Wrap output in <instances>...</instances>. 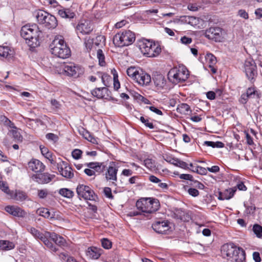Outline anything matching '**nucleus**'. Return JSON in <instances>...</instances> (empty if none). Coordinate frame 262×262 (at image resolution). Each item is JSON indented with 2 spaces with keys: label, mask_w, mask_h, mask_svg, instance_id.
Wrapping results in <instances>:
<instances>
[{
  "label": "nucleus",
  "mask_w": 262,
  "mask_h": 262,
  "mask_svg": "<svg viewBox=\"0 0 262 262\" xmlns=\"http://www.w3.org/2000/svg\"><path fill=\"white\" fill-rule=\"evenodd\" d=\"M51 53L62 59L69 58L71 56V50L62 36H56L50 45Z\"/></svg>",
  "instance_id": "obj_1"
},
{
  "label": "nucleus",
  "mask_w": 262,
  "mask_h": 262,
  "mask_svg": "<svg viewBox=\"0 0 262 262\" xmlns=\"http://www.w3.org/2000/svg\"><path fill=\"white\" fill-rule=\"evenodd\" d=\"M221 253L223 257L234 262H242L246 258L244 250L231 243L224 244L222 247Z\"/></svg>",
  "instance_id": "obj_2"
},
{
  "label": "nucleus",
  "mask_w": 262,
  "mask_h": 262,
  "mask_svg": "<svg viewBox=\"0 0 262 262\" xmlns=\"http://www.w3.org/2000/svg\"><path fill=\"white\" fill-rule=\"evenodd\" d=\"M39 31L36 25H26L20 30V35L26 40V43L31 48H35L39 44L38 37Z\"/></svg>",
  "instance_id": "obj_3"
},
{
  "label": "nucleus",
  "mask_w": 262,
  "mask_h": 262,
  "mask_svg": "<svg viewBox=\"0 0 262 262\" xmlns=\"http://www.w3.org/2000/svg\"><path fill=\"white\" fill-rule=\"evenodd\" d=\"M136 207L142 213H152L158 210L160 203L157 199L147 198L137 201Z\"/></svg>",
  "instance_id": "obj_4"
},
{
  "label": "nucleus",
  "mask_w": 262,
  "mask_h": 262,
  "mask_svg": "<svg viewBox=\"0 0 262 262\" xmlns=\"http://www.w3.org/2000/svg\"><path fill=\"white\" fill-rule=\"evenodd\" d=\"M139 47L143 54L148 57H156L161 52V47L159 45L147 39L140 41Z\"/></svg>",
  "instance_id": "obj_5"
},
{
  "label": "nucleus",
  "mask_w": 262,
  "mask_h": 262,
  "mask_svg": "<svg viewBox=\"0 0 262 262\" xmlns=\"http://www.w3.org/2000/svg\"><path fill=\"white\" fill-rule=\"evenodd\" d=\"M168 78L172 83L177 84L186 80L189 76V72L185 67H174L168 73Z\"/></svg>",
  "instance_id": "obj_6"
},
{
  "label": "nucleus",
  "mask_w": 262,
  "mask_h": 262,
  "mask_svg": "<svg viewBox=\"0 0 262 262\" xmlns=\"http://www.w3.org/2000/svg\"><path fill=\"white\" fill-rule=\"evenodd\" d=\"M135 40L134 33L127 30L116 34L113 37V43L117 47H122L132 44Z\"/></svg>",
  "instance_id": "obj_7"
},
{
  "label": "nucleus",
  "mask_w": 262,
  "mask_h": 262,
  "mask_svg": "<svg viewBox=\"0 0 262 262\" xmlns=\"http://www.w3.org/2000/svg\"><path fill=\"white\" fill-rule=\"evenodd\" d=\"M76 192L80 199L83 198L85 200H94L96 197L93 190L89 186L83 184L77 186Z\"/></svg>",
  "instance_id": "obj_8"
},
{
  "label": "nucleus",
  "mask_w": 262,
  "mask_h": 262,
  "mask_svg": "<svg viewBox=\"0 0 262 262\" xmlns=\"http://www.w3.org/2000/svg\"><path fill=\"white\" fill-rule=\"evenodd\" d=\"M205 36L216 42H221L224 39V32L220 27H211L206 30Z\"/></svg>",
  "instance_id": "obj_9"
},
{
  "label": "nucleus",
  "mask_w": 262,
  "mask_h": 262,
  "mask_svg": "<svg viewBox=\"0 0 262 262\" xmlns=\"http://www.w3.org/2000/svg\"><path fill=\"white\" fill-rule=\"evenodd\" d=\"M256 66L252 59H247L244 64L245 72L248 79L252 81L257 75Z\"/></svg>",
  "instance_id": "obj_10"
},
{
  "label": "nucleus",
  "mask_w": 262,
  "mask_h": 262,
  "mask_svg": "<svg viewBox=\"0 0 262 262\" xmlns=\"http://www.w3.org/2000/svg\"><path fill=\"white\" fill-rule=\"evenodd\" d=\"M63 71L68 75L73 76L75 78L78 77L84 73V69L80 66H75L73 63L64 65Z\"/></svg>",
  "instance_id": "obj_11"
},
{
  "label": "nucleus",
  "mask_w": 262,
  "mask_h": 262,
  "mask_svg": "<svg viewBox=\"0 0 262 262\" xmlns=\"http://www.w3.org/2000/svg\"><path fill=\"white\" fill-rule=\"evenodd\" d=\"M54 174L49 173L37 172L31 176V180L38 184H47L50 182L54 178Z\"/></svg>",
  "instance_id": "obj_12"
},
{
  "label": "nucleus",
  "mask_w": 262,
  "mask_h": 262,
  "mask_svg": "<svg viewBox=\"0 0 262 262\" xmlns=\"http://www.w3.org/2000/svg\"><path fill=\"white\" fill-rule=\"evenodd\" d=\"M57 168L59 173L67 179H71L74 177L72 168L64 161H60L57 164Z\"/></svg>",
  "instance_id": "obj_13"
},
{
  "label": "nucleus",
  "mask_w": 262,
  "mask_h": 262,
  "mask_svg": "<svg viewBox=\"0 0 262 262\" xmlns=\"http://www.w3.org/2000/svg\"><path fill=\"white\" fill-rule=\"evenodd\" d=\"M152 228L160 234H167L170 229L167 221H157L152 225Z\"/></svg>",
  "instance_id": "obj_14"
},
{
  "label": "nucleus",
  "mask_w": 262,
  "mask_h": 262,
  "mask_svg": "<svg viewBox=\"0 0 262 262\" xmlns=\"http://www.w3.org/2000/svg\"><path fill=\"white\" fill-rule=\"evenodd\" d=\"M150 81L151 77L150 75L140 68L135 82L138 83L140 85L143 86L149 84Z\"/></svg>",
  "instance_id": "obj_15"
},
{
  "label": "nucleus",
  "mask_w": 262,
  "mask_h": 262,
  "mask_svg": "<svg viewBox=\"0 0 262 262\" xmlns=\"http://www.w3.org/2000/svg\"><path fill=\"white\" fill-rule=\"evenodd\" d=\"M103 250L97 247L91 246L85 250V255L88 258L91 259H97L102 254Z\"/></svg>",
  "instance_id": "obj_16"
},
{
  "label": "nucleus",
  "mask_w": 262,
  "mask_h": 262,
  "mask_svg": "<svg viewBox=\"0 0 262 262\" xmlns=\"http://www.w3.org/2000/svg\"><path fill=\"white\" fill-rule=\"evenodd\" d=\"M76 30L77 32L82 34H87L92 31L90 22L86 20L83 19L79 21L77 24Z\"/></svg>",
  "instance_id": "obj_17"
},
{
  "label": "nucleus",
  "mask_w": 262,
  "mask_h": 262,
  "mask_svg": "<svg viewBox=\"0 0 262 262\" xmlns=\"http://www.w3.org/2000/svg\"><path fill=\"white\" fill-rule=\"evenodd\" d=\"M118 170L117 167L110 165L105 174L106 180L111 182L115 186L117 180V174Z\"/></svg>",
  "instance_id": "obj_18"
},
{
  "label": "nucleus",
  "mask_w": 262,
  "mask_h": 262,
  "mask_svg": "<svg viewBox=\"0 0 262 262\" xmlns=\"http://www.w3.org/2000/svg\"><path fill=\"white\" fill-rule=\"evenodd\" d=\"M29 168L36 173L42 172L45 168L43 164L38 160L33 159L28 163Z\"/></svg>",
  "instance_id": "obj_19"
},
{
  "label": "nucleus",
  "mask_w": 262,
  "mask_h": 262,
  "mask_svg": "<svg viewBox=\"0 0 262 262\" xmlns=\"http://www.w3.org/2000/svg\"><path fill=\"white\" fill-rule=\"evenodd\" d=\"M5 210L10 214L17 217H23L25 215L26 212L20 208L14 206H7Z\"/></svg>",
  "instance_id": "obj_20"
},
{
  "label": "nucleus",
  "mask_w": 262,
  "mask_h": 262,
  "mask_svg": "<svg viewBox=\"0 0 262 262\" xmlns=\"http://www.w3.org/2000/svg\"><path fill=\"white\" fill-rule=\"evenodd\" d=\"M47 235L49 236L50 238L57 245L60 247H66L67 246L66 241L61 236L58 235L55 233L48 232Z\"/></svg>",
  "instance_id": "obj_21"
},
{
  "label": "nucleus",
  "mask_w": 262,
  "mask_h": 262,
  "mask_svg": "<svg viewBox=\"0 0 262 262\" xmlns=\"http://www.w3.org/2000/svg\"><path fill=\"white\" fill-rule=\"evenodd\" d=\"M58 15L62 18L71 19L74 18L75 16L74 11L71 8H65L61 7L58 11Z\"/></svg>",
  "instance_id": "obj_22"
},
{
  "label": "nucleus",
  "mask_w": 262,
  "mask_h": 262,
  "mask_svg": "<svg viewBox=\"0 0 262 262\" xmlns=\"http://www.w3.org/2000/svg\"><path fill=\"white\" fill-rule=\"evenodd\" d=\"M36 213L40 216L50 220L57 218L55 212H50L48 209L46 208L38 209L36 210Z\"/></svg>",
  "instance_id": "obj_23"
},
{
  "label": "nucleus",
  "mask_w": 262,
  "mask_h": 262,
  "mask_svg": "<svg viewBox=\"0 0 262 262\" xmlns=\"http://www.w3.org/2000/svg\"><path fill=\"white\" fill-rule=\"evenodd\" d=\"M47 232H46L45 234L42 235L40 240L42 241L51 251L56 252L58 251V248L48 238H50V237L47 235Z\"/></svg>",
  "instance_id": "obj_24"
},
{
  "label": "nucleus",
  "mask_w": 262,
  "mask_h": 262,
  "mask_svg": "<svg viewBox=\"0 0 262 262\" xmlns=\"http://www.w3.org/2000/svg\"><path fill=\"white\" fill-rule=\"evenodd\" d=\"M236 191V187L227 189L224 192H219L218 199L220 200H229L232 198Z\"/></svg>",
  "instance_id": "obj_25"
},
{
  "label": "nucleus",
  "mask_w": 262,
  "mask_h": 262,
  "mask_svg": "<svg viewBox=\"0 0 262 262\" xmlns=\"http://www.w3.org/2000/svg\"><path fill=\"white\" fill-rule=\"evenodd\" d=\"M43 24H45L48 29L54 28L57 25V21L54 16L49 13L46 19V22Z\"/></svg>",
  "instance_id": "obj_26"
},
{
  "label": "nucleus",
  "mask_w": 262,
  "mask_h": 262,
  "mask_svg": "<svg viewBox=\"0 0 262 262\" xmlns=\"http://www.w3.org/2000/svg\"><path fill=\"white\" fill-rule=\"evenodd\" d=\"M140 68L138 67H130L126 70L127 76L135 82L137 75L139 74Z\"/></svg>",
  "instance_id": "obj_27"
},
{
  "label": "nucleus",
  "mask_w": 262,
  "mask_h": 262,
  "mask_svg": "<svg viewBox=\"0 0 262 262\" xmlns=\"http://www.w3.org/2000/svg\"><path fill=\"white\" fill-rule=\"evenodd\" d=\"M13 54V51L8 47L0 46V57L11 58Z\"/></svg>",
  "instance_id": "obj_28"
},
{
  "label": "nucleus",
  "mask_w": 262,
  "mask_h": 262,
  "mask_svg": "<svg viewBox=\"0 0 262 262\" xmlns=\"http://www.w3.org/2000/svg\"><path fill=\"white\" fill-rule=\"evenodd\" d=\"M14 244L9 241L0 240V249L3 251H8L14 249Z\"/></svg>",
  "instance_id": "obj_29"
},
{
  "label": "nucleus",
  "mask_w": 262,
  "mask_h": 262,
  "mask_svg": "<svg viewBox=\"0 0 262 262\" xmlns=\"http://www.w3.org/2000/svg\"><path fill=\"white\" fill-rule=\"evenodd\" d=\"M58 193L62 196L67 199H72L74 195V192L72 190L67 188L60 189L58 190Z\"/></svg>",
  "instance_id": "obj_30"
},
{
  "label": "nucleus",
  "mask_w": 262,
  "mask_h": 262,
  "mask_svg": "<svg viewBox=\"0 0 262 262\" xmlns=\"http://www.w3.org/2000/svg\"><path fill=\"white\" fill-rule=\"evenodd\" d=\"M11 196L15 200L20 202L26 200L28 198V195L26 193L20 190H16L14 196L12 195Z\"/></svg>",
  "instance_id": "obj_31"
},
{
  "label": "nucleus",
  "mask_w": 262,
  "mask_h": 262,
  "mask_svg": "<svg viewBox=\"0 0 262 262\" xmlns=\"http://www.w3.org/2000/svg\"><path fill=\"white\" fill-rule=\"evenodd\" d=\"M155 85L158 88H163L166 84V80L162 75H158L154 79Z\"/></svg>",
  "instance_id": "obj_32"
},
{
  "label": "nucleus",
  "mask_w": 262,
  "mask_h": 262,
  "mask_svg": "<svg viewBox=\"0 0 262 262\" xmlns=\"http://www.w3.org/2000/svg\"><path fill=\"white\" fill-rule=\"evenodd\" d=\"M246 94L251 99H257L260 97V93L255 90L254 87H251L248 89Z\"/></svg>",
  "instance_id": "obj_33"
},
{
  "label": "nucleus",
  "mask_w": 262,
  "mask_h": 262,
  "mask_svg": "<svg viewBox=\"0 0 262 262\" xmlns=\"http://www.w3.org/2000/svg\"><path fill=\"white\" fill-rule=\"evenodd\" d=\"M106 91L107 89L105 88H96L92 91V94L99 99L103 98L104 96V91Z\"/></svg>",
  "instance_id": "obj_34"
},
{
  "label": "nucleus",
  "mask_w": 262,
  "mask_h": 262,
  "mask_svg": "<svg viewBox=\"0 0 262 262\" xmlns=\"http://www.w3.org/2000/svg\"><path fill=\"white\" fill-rule=\"evenodd\" d=\"M48 14L49 13L46 11H39L36 15V18L38 22L40 24H43V23L46 22V19L47 18V16Z\"/></svg>",
  "instance_id": "obj_35"
},
{
  "label": "nucleus",
  "mask_w": 262,
  "mask_h": 262,
  "mask_svg": "<svg viewBox=\"0 0 262 262\" xmlns=\"http://www.w3.org/2000/svg\"><path fill=\"white\" fill-rule=\"evenodd\" d=\"M28 231L35 238L39 239L41 238V237L43 234L41 232H40L39 231H38L36 228L32 227H29L27 228Z\"/></svg>",
  "instance_id": "obj_36"
},
{
  "label": "nucleus",
  "mask_w": 262,
  "mask_h": 262,
  "mask_svg": "<svg viewBox=\"0 0 262 262\" xmlns=\"http://www.w3.org/2000/svg\"><path fill=\"white\" fill-rule=\"evenodd\" d=\"M204 144L213 148H223L224 147V144L220 141L213 142L206 141L204 142Z\"/></svg>",
  "instance_id": "obj_37"
},
{
  "label": "nucleus",
  "mask_w": 262,
  "mask_h": 262,
  "mask_svg": "<svg viewBox=\"0 0 262 262\" xmlns=\"http://www.w3.org/2000/svg\"><path fill=\"white\" fill-rule=\"evenodd\" d=\"M97 57L98 59L99 64L101 66H104L105 64V57L102 50L99 49L97 51Z\"/></svg>",
  "instance_id": "obj_38"
},
{
  "label": "nucleus",
  "mask_w": 262,
  "mask_h": 262,
  "mask_svg": "<svg viewBox=\"0 0 262 262\" xmlns=\"http://www.w3.org/2000/svg\"><path fill=\"white\" fill-rule=\"evenodd\" d=\"M177 110L181 114H187L190 111L189 106L186 103H182L179 105Z\"/></svg>",
  "instance_id": "obj_39"
},
{
  "label": "nucleus",
  "mask_w": 262,
  "mask_h": 262,
  "mask_svg": "<svg viewBox=\"0 0 262 262\" xmlns=\"http://www.w3.org/2000/svg\"><path fill=\"white\" fill-rule=\"evenodd\" d=\"M144 165L149 170H155L156 164L155 161L151 159H146L144 161Z\"/></svg>",
  "instance_id": "obj_40"
},
{
  "label": "nucleus",
  "mask_w": 262,
  "mask_h": 262,
  "mask_svg": "<svg viewBox=\"0 0 262 262\" xmlns=\"http://www.w3.org/2000/svg\"><path fill=\"white\" fill-rule=\"evenodd\" d=\"M0 189L5 193L12 196V194L13 193L9 190V187L6 182L1 181H0Z\"/></svg>",
  "instance_id": "obj_41"
},
{
  "label": "nucleus",
  "mask_w": 262,
  "mask_h": 262,
  "mask_svg": "<svg viewBox=\"0 0 262 262\" xmlns=\"http://www.w3.org/2000/svg\"><path fill=\"white\" fill-rule=\"evenodd\" d=\"M207 62L209 64L214 65L216 62V57L211 53H208L205 56Z\"/></svg>",
  "instance_id": "obj_42"
},
{
  "label": "nucleus",
  "mask_w": 262,
  "mask_h": 262,
  "mask_svg": "<svg viewBox=\"0 0 262 262\" xmlns=\"http://www.w3.org/2000/svg\"><path fill=\"white\" fill-rule=\"evenodd\" d=\"M0 122L4 123L5 125L9 126L11 128L14 127L13 123H12L8 118L4 115H0Z\"/></svg>",
  "instance_id": "obj_43"
},
{
  "label": "nucleus",
  "mask_w": 262,
  "mask_h": 262,
  "mask_svg": "<svg viewBox=\"0 0 262 262\" xmlns=\"http://www.w3.org/2000/svg\"><path fill=\"white\" fill-rule=\"evenodd\" d=\"M253 230L256 236L260 238L262 236V227L256 224L253 226Z\"/></svg>",
  "instance_id": "obj_44"
},
{
  "label": "nucleus",
  "mask_w": 262,
  "mask_h": 262,
  "mask_svg": "<svg viewBox=\"0 0 262 262\" xmlns=\"http://www.w3.org/2000/svg\"><path fill=\"white\" fill-rule=\"evenodd\" d=\"M84 138L93 144L97 143V139L95 138L92 135L90 134L89 133H86L85 134Z\"/></svg>",
  "instance_id": "obj_45"
},
{
  "label": "nucleus",
  "mask_w": 262,
  "mask_h": 262,
  "mask_svg": "<svg viewBox=\"0 0 262 262\" xmlns=\"http://www.w3.org/2000/svg\"><path fill=\"white\" fill-rule=\"evenodd\" d=\"M48 194V191L46 189H40L38 190V196L40 199H45L47 198Z\"/></svg>",
  "instance_id": "obj_46"
},
{
  "label": "nucleus",
  "mask_w": 262,
  "mask_h": 262,
  "mask_svg": "<svg viewBox=\"0 0 262 262\" xmlns=\"http://www.w3.org/2000/svg\"><path fill=\"white\" fill-rule=\"evenodd\" d=\"M140 121L145 124V125L149 128L153 129L154 128V125L152 123L149 122L148 119H145L143 117L141 116L140 118Z\"/></svg>",
  "instance_id": "obj_47"
},
{
  "label": "nucleus",
  "mask_w": 262,
  "mask_h": 262,
  "mask_svg": "<svg viewBox=\"0 0 262 262\" xmlns=\"http://www.w3.org/2000/svg\"><path fill=\"white\" fill-rule=\"evenodd\" d=\"M102 246L105 248L108 249L111 248L112 243L107 239L103 238L101 241Z\"/></svg>",
  "instance_id": "obj_48"
},
{
  "label": "nucleus",
  "mask_w": 262,
  "mask_h": 262,
  "mask_svg": "<svg viewBox=\"0 0 262 262\" xmlns=\"http://www.w3.org/2000/svg\"><path fill=\"white\" fill-rule=\"evenodd\" d=\"M132 96L136 100H137L138 101H143L144 100L148 101V100L146 98H145L144 97H143L140 94H138L136 92H133L131 93Z\"/></svg>",
  "instance_id": "obj_49"
},
{
  "label": "nucleus",
  "mask_w": 262,
  "mask_h": 262,
  "mask_svg": "<svg viewBox=\"0 0 262 262\" xmlns=\"http://www.w3.org/2000/svg\"><path fill=\"white\" fill-rule=\"evenodd\" d=\"M81 154L82 151L78 149H74L72 152V157L75 159H79L80 158Z\"/></svg>",
  "instance_id": "obj_50"
},
{
  "label": "nucleus",
  "mask_w": 262,
  "mask_h": 262,
  "mask_svg": "<svg viewBox=\"0 0 262 262\" xmlns=\"http://www.w3.org/2000/svg\"><path fill=\"white\" fill-rule=\"evenodd\" d=\"M59 259L62 260L64 261L65 262H68V259H70V258H72V256H71L67 254L66 253L61 252L58 255Z\"/></svg>",
  "instance_id": "obj_51"
},
{
  "label": "nucleus",
  "mask_w": 262,
  "mask_h": 262,
  "mask_svg": "<svg viewBox=\"0 0 262 262\" xmlns=\"http://www.w3.org/2000/svg\"><path fill=\"white\" fill-rule=\"evenodd\" d=\"M12 134L13 135V138L17 141H21L23 139V137L21 136L20 133L16 130H12Z\"/></svg>",
  "instance_id": "obj_52"
},
{
  "label": "nucleus",
  "mask_w": 262,
  "mask_h": 262,
  "mask_svg": "<svg viewBox=\"0 0 262 262\" xmlns=\"http://www.w3.org/2000/svg\"><path fill=\"white\" fill-rule=\"evenodd\" d=\"M176 166H179L183 169H189L188 165L185 162L180 160L176 161Z\"/></svg>",
  "instance_id": "obj_53"
},
{
  "label": "nucleus",
  "mask_w": 262,
  "mask_h": 262,
  "mask_svg": "<svg viewBox=\"0 0 262 262\" xmlns=\"http://www.w3.org/2000/svg\"><path fill=\"white\" fill-rule=\"evenodd\" d=\"M187 191L189 194L193 197H196L199 194V191L196 189L193 188H189Z\"/></svg>",
  "instance_id": "obj_54"
},
{
  "label": "nucleus",
  "mask_w": 262,
  "mask_h": 262,
  "mask_svg": "<svg viewBox=\"0 0 262 262\" xmlns=\"http://www.w3.org/2000/svg\"><path fill=\"white\" fill-rule=\"evenodd\" d=\"M103 192L106 196V197L109 199L113 198V195L112 193V190L109 187H105L103 189Z\"/></svg>",
  "instance_id": "obj_55"
},
{
  "label": "nucleus",
  "mask_w": 262,
  "mask_h": 262,
  "mask_svg": "<svg viewBox=\"0 0 262 262\" xmlns=\"http://www.w3.org/2000/svg\"><path fill=\"white\" fill-rule=\"evenodd\" d=\"M84 45L88 50H90L93 46V40L90 38H85L84 40Z\"/></svg>",
  "instance_id": "obj_56"
},
{
  "label": "nucleus",
  "mask_w": 262,
  "mask_h": 262,
  "mask_svg": "<svg viewBox=\"0 0 262 262\" xmlns=\"http://www.w3.org/2000/svg\"><path fill=\"white\" fill-rule=\"evenodd\" d=\"M46 138L48 140H52L54 142H56L58 139V137L56 135H55L53 133L47 134L46 135Z\"/></svg>",
  "instance_id": "obj_57"
},
{
  "label": "nucleus",
  "mask_w": 262,
  "mask_h": 262,
  "mask_svg": "<svg viewBox=\"0 0 262 262\" xmlns=\"http://www.w3.org/2000/svg\"><path fill=\"white\" fill-rule=\"evenodd\" d=\"M104 169V166L103 165L102 163L98 162L97 166L95 167L94 170L98 173H101L103 171Z\"/></svg>",
  "instance_id": "obj_58"
},
{
  "label": "nucleus",
  "mask_w": 262,
  "mask_h": 262,
  "mask_svg": "<svg viewBox=\"0 0 262 262\" xmlns=\"http://www.w3.org/2000/svg\"><path fill=\"white\" fill-rule=\"evenodd\" d=\"M51 104L53 108V109H58L60 108V104L59 101H58L56 99H52L51 100Z\"/></svg>",
  "instance_id": "obj_59"
},
{
  "label": "nucleus",
  "mask_w": 262,
  "mask_h": 262,
  "mask_svg": "<svg viewBox=\"0 0 262 262\" xmlns=\"http://www.w3.org/2000/svg\"><path fill=\"white\" fill-rule=\"evenodd\" d=\"M238 15L245 19H248L249 18V15L248 13L245 10H239L238 12Z\"/></svg>",
  "instance_id": "obj_60"
},
{
  "label": "nucleus",
  "mask_w": 262,
  "mask_h": 262,
  "mask_svg": "<svg viewBox=\"0 0 262 262\" xmlns=\"http://www.w3.org/2000/svg\"><path fill=\"white\" fill-rule=\"evenodd\" d=\"M245 134L247 143L249 145H253L254 144V142L252 138L247 132H245Z\"/></svg>",
  "instance_id": "obj_61"
},
{
  "label": "nucleus",
  "mask_w": 262,
  "mask_h": 262,
  "mask_svg": "<svg viewBox=\"0 0 262 262\" xmlns=\"http://www.w3.org/2000/svg\"><path fill=\"white\" fill-rule=\"evenodd\" d=\"M147 108H148L151 111L155 113L157 115H162L163 113L162 111L157 108L155 107L154 106H147Z\"/></svg>",
  "instance_id": "obj_62"
},
{
  "label": "nucleus",
  "mask_w": 262,
  "mask_h": 262,
  "mask_svg": "<svg viewBox=\"0 0 262 262\" xmlns=\"http://www.w3.org/2000/svg\"><path fill=\"white\" fill-rule=\"evenodd\" d=\"M249 99H250V97L246 93L243 94L241 95L240 102L243 104H245Z\"/></svg>",
  "instance_id": "obj_63"
},
{
  "label": "nucleus",
  "mask_w": 262,
  "mask_h": 262,
  "mask_svg": "<svg viewBox=\"0 0 262 262\" xmlns=\"http://www.w3.org/2000/svg\"><path fill=\"white\" fill-rule=\"evenodd\" d=\"M181 42L183 44H189L192 42V39L190 37L183 36L181 38Z\"/></svg>",
  "instance_id": "obj_64"
}]
</instances>
